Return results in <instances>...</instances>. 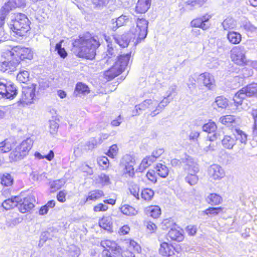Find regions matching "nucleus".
<instances>
[{
  "label": "nucleus",
  "instance_id": "13d9d810",
  "mask_svg": "<svg viewBox=\"0 0 257 257\" xmlns=\"http://www.w3.org/2000/svg\"><path fill=\"white\" fill-rule=\"evenodd\" d=\"M171 100L168 97H164V99L161 101H158V108L159 113L164 109V108L170 102Z\"/></svg>",
  "mask_w": 257,
  "mask_h": 257
},
{
  "label": "nucleus",
  "instance_id": "7ed1b4c3",
  "mask_svg": "<svg viewBox=\"0 0 257 257\" xmlns=\"http://www.w3.org/2000/svg\"><path fill=\"white\" fill-rule=\"evenodd\" d=\"M11 29L19 36H24L29 30L30 21L27 16L22 13L14 14L13 18L12 20Z\"/></svg>",
  "mask_w": 257,
  "mask_h": 257
},
{
  "label": "nucleus",
  "instance_id": "603ef678",
  "mask_svg": "<svg viewBox=\"0 0 257 257\" xmlns=\"http://www.w3.org/2000/svg\"><path fill=\"white\" fill-rule=\"evenodd\" d=\"M11 150V145L7 140L0 143V154L9 152Z\"/></svg>",
  "mask_w": 257,
  "mask_h": 257
},
{
  "label": "nucleus",
  "instance_id": "e2e57ef3",
  "mask_svg": "<svg viewBox=\"0 0 257 257\" xmlns=\"http://www.w3.org/2000/svg\"><path fill=\"white\" fill-rule=\"evenodd\" d=\"M99 182L103 185H108L109 183V178L104 174H101L98 176Z\"/></svg>",
  "mask_w": 257,
  "mask_h": 257
},
{
  "label": "nucleus",
  "instance_id": "052dcab7",
  "mask_svg": "<svg viewBox=\"0 0 257 257\" xmlns=\"http://www.w3.org/2000/svg\"><path fill=\"white\" fill-rule=\"evenodd\" d=\"M59 127L58 123L55 120H50L49 121L50 133L51 134H55Z\"/></svg>",
  "mask_w": 257,
  "mask_h": 257
},
{
  "label": "nucleus",
  "instance_id": "e433bc0d",
  "mask_svg": "<svg viewBox=\"0 0 257 257\" xmlns=\"http://www.w3.org/2000/svg\"><path fill=\"white\" fill-rule=\"evenodd\" d=\"M104 195L103 192L101 190H95L89 192L86 198V201H94Z\"/></svg>",
  "mask_w": 257,
  "mask_h": 257
},
{
  "label": "nucleus",
  "instance_id": "c85d7f7f",
  "mask_svg": "<svg viewBox=\"0 0 257 257\" xmlns=\"http://www.w3.org/2000/svg\"><path fill=\"white\" fill-rule=\"evenodd\" d=\"M206 200L208 203L211 205H217L222 202V198L217 194L211 193L207 196Z\"/></svg>",
  "mask_w": 257,
  "mask_h": 257
},
{
  "label": "nucleus",
  "instance_id": "a19ab883",
  "mask_svg": "<svg viewBox=\"0 0 257 257\" xmlns=\"http://www.w3.org/2000/svg\"><path fill=\"white\" fill-rule=\"evenodd\" d=\"M14 8H15V7L13 4L12 1L9 0L7 3H5L4 6L1 9V14L6 16L10 11Z\"/></svg>",
  "mask_w": 257,
  "mask_h": 257
},
{
  "label": "nucleus",
  "instance_id": "cd10ccee",
  "mask_svg": "<svg viewBox=\"0 0 257 257\" xmlns=\"http://www.w3.org/2000/svg\"><path fill=\"white\" fill-rule=\"evenodd\" d=\"M146 214L154 218H157L161 215V211L158 206H151L146 208Z\"/></svg>",
  "mask_w": 257,
  "mask_h": 257
},
{
  "label": "nucleus",
  "instance_id": "423d86ee",
  "mask_svg": "<svg viewBox=\"0 0 257 257\" xmlns=\"http://www.w3.org/2000/svg\"><path fill=\"white\" fill-rule=\"evenodd\" d=\"M136 24V27L132 28L130 31V34L133 35L131 39H133V42L135 45L146 38L148 34L149 22L143 18L138 19Z\"/></svg>",
  "mask_w": 257,
  "mask_h": 257
},
{
  "label": "nucleus",
  "instance_id": "6e6d98bb",
  "mask_svg": "<svg viewBox=\"0 0 257 257\" xmlns=\"http://www.w3.org/2000/svg\"><path fill=\"white\" fill-rule=\"evenodd\" d=\"M97 163L103 169H106L109 165V161L107 157L102 156L98 158Z\"/></svg>",
  "mask_w": 257,
  "mask_h": 257
},
{
  "label": "nucleus",
  "instance_id": "49530a36",
  "mask_svg": "<svg viewBox=\"0 0 257 257\" xmlns=\"http://www.w3.org/2000/svg\"><path fill=\"white\" fill-rule=\"evenodd\" d=\"M154 195V191L151 189L146 188L142 191L141 197L146 201H150Z\"/></svg>",
  "mask_w": 257,
  "mask_h": 257
},
{
  "label": "nucleus",
  "instance_id": "58836bf2",
  "mask_svg": "<svg viewBox=\"0 0 257 257\" xmlns=\"http://www.w3.org/2000/svg\"><path fill=\"white\" fill-rule=\"evenodd\" d=\"M107 51L106 52V56H104L102 61L104 63H110L113 61L112 58L113 56H114V50L112 48L111 44H108Z\"/></svg>",
  "mask_w": 257,
  "mask_h": 257
},
{
  "label": "nucleus",
  "instance_id": "8fccbe9b",
  "mask_svg": "<svg viewBox=\"0 0 257 257\" xmlns=\"http://www.w3.org/2000/svg\"><path fill=\"white\" fill-rule=\"evenodd\" d=\"M223 208L221 207H210L201 212L202 215H215L222 212Z\"/></svg>",
  "mask_w": 257,
  "mask_h": 257
},
{
  "label": "nucleus",
  "instance_id": "4c0bfd02",
  "mask_svg": "<svg viewBox=\"0 0 257 257\" xmlns=\"http://www.w3.org/2000/svg\"><path fill=\"white\" fill-rule=\"evenodd\" d=\"M240 27L244 30L249 32H253L256 29V28L246 18H243L241 20Z\"/></svg>",
  "mask_w": 257,
  "mask_h": 257
},
{
  "label": "nucleus",
  "instance_id": "09e8293b",
  "mask_svg": "<svg viewBox=\"0 0 257 257\" xmlns=\"http://www.w3.org/2000/svg\"><path fill=\"white\" fill-rule=\"evenodd\" d=\"M29 75L28 71L22 70L17 74V79L19 82L25 83L29 80Z\"/></svg>",
  "mask_w": 257,
  "mask_h": 257
},
{
  "label": "nucleus",
  "instance_id": "5701e85b",
  "mask_svg": "<svg viewBox=\"0 0 257 257\" xmlns=\"http://www.w3.org/2000/svg\"><path fill=\"white\" fill-rule=\"evenodd\" d=\"M151 0H139L136 7V11L138 13H145L150 8Z\"/></svg>",
  "mask_w": 257,
  "mask_h": 257
},
{
  "label": "nucleus",
  "instance_id": "a211bd4d",
  "mask_svg": "<svg viewBox=\"0 0 257 257\" xmlns=\"http://www.w3.org/2000/svg\"><path fill=\"white\" fill-rule=\"evenodd\" d=\"M34 199L31 196L24 198L23 200L21 199L18 203L20 211L22 213L30 211L34 207Z\"/></svg>",
  "mask_w": 257,
  "mask_h": 257
},
{
  "label": "nucleus",
  "instance_id": "f704fd0d",
  "mask_svg": "<svg viewBox=\"0 0 257 257\" xmlns=\"http://www.w3.org/2000/svg\"><path fill=\"white\" fill-rule=\"evenodd\" d=\"M112 224L111 218L110 216L103 217L99 221L100 227L107 230L111 229Z\"/></svg>",
  "mask_w": 257,
  "mask_h": 257
},
{
  "label": "nucleus",
  "instance_id": "c9c22d12",
  "mask_svg": "<svg viewBox=\"0 0 257 257\" xmlns=\"http://www.w3.org/2000/svg\"><path fill=\"white\" fill-rule=\"evenodd\" d=\"M213 106L214 108L216 106L218 108L224 109L228 106V100L223 96H217L213 103Z\"/></svg>",
  "mask_w": 257,
  "mask_h": 257
},
{
  "label": "nucleus",
  "instance_id": "0e129e2a",
  "mask_svg": "<svg viewBox=\"0 0 257 257\" xmlns=\"http://www.w3.org/2000/svg\"><path fill=\"white\" fill-rule=\"evenodd\" d=\"M97 141L94 139H91L90 141L86 143L85 150H91L93 149L97 145Z\"/></svg>",
  "mask_w": 257,
  "mask_h": 257
},
{
  "label": "nucleus",
  "instance_id": "ea45409f",
  "mask_svg": "<svg viewBox=\"0 0 257 257\" xmlns=\"http://www.w3.org/2000/svg\"><path fill=\"white\" fill-rule=\"evenodd\" d=\"M121 212L127 216L135 215L137 213V211L133 207L128 205H124L121 208Z\"/></svg>",
  "mask_w": 257,
  "mask_h": 257
},
{
  "label": "nucleus",
  "instance_id": "393cba45",
  "mask_svg": "<svg viewBox=\"0 0 257 257\" xmlns=\"http://www.w3.org/2000/svg\"><path fill=\"white\" fill-rule=\"evenodd\" d=\"M168 235L171 239L177 241H181L184 239L182 231L176 228H171Z\"/></svg>",
  "mask_w": 257,
  "mask_h": 257
},
{
  "label": "nucleus",
  "instance_id": "3c124183",
  "mask_svg": "<svg viewBox=\"0 0 257 257\" xmlns=\"http://www.w3.org/2000/svg\"><path fill=\"white\" fill-rule=\"evenodd\" d=\"M63 42V40H61L60 42L56 44L55 46V50L61 58H65L67 56V53L65 49L62 47V43Z\"/></svg>",
  "mask_w": 257,
  "mask_h": 257
},
{
  "label": "nucleus",
  "instance_id": "412c9836",
  "mask_svg": "<svg viewBox=\"0 0 257 257\" xmlns=\"http://www.w3.org/2000/svg\"><path fill=\"white\" fill-rule=\"evenodd\" d=\"M19 65V62L15 61L13 59L10 61H4L0 62V70L5 72L7 70L14 71Z\"/></svg>",
  "mask_w": 257,
  "mask_h": 257
},
{
  "label": "nucleus",
  "instance_id": "ddd939ff",
  "mask_svg": "<svg viewBox=\"0 0 257 257\" xmlns=\"http://www.w3.org/2000/svg\"><path fill=\"white\" fill-rule=\"evenodd\" d=\"M16 86L12 83H0V98L13 99L17 94Z\"/></svg>",
  "mask_w": 257,
  "mask_h": 257
},
{
  "label": "nucleus",
  "instance_id": "2eb2a0df",
  "mask_svg": "<svg viewBox=\"0 0 257 257\" xmlns=\"http://www.w3.org/2000/svg\"><path fill=\"white\" fill-rule=\"evenodd\" d=\"M197 82L203 84L209 90H213L216 88V83L212 74L208 72H204L198 75Z\"/></svg>",
  "mask_w": 257,
  "mask_h": 257
},
{
  "label": "nucleus",
  "instance_id": "4468645a",
  "mask_svg": "<svg viewBox=\"0 0 257 257\" xmlns=\"http://www.w3.org/2000/svg\"><path fill=\"white\" fill-rule=\"evenodd\" d=\"M121 164L124 167L123 169V174L130 177H133L135 175L134 168L135 164V158L130 155H125L123 157Z\"/></svg>",
  "mask_w": 257,
  "mask_h": 257
},
{
  "label": "nucleus",
  "instance_id": "6ab92c4d",
  "mask_svg": "<svg viewBox=\"0 0 257 257\" xmlns=\"http://www.w3.org/2000/svg\"><path fill=\"white\" fill-rule=\"evenodd\" d=\"M175 248L173 246L166 242L160 244L159 249V253L163 256H171L174 254Z\"/></svg>",
  "mask_w": 257,
  "mask_h": 257
},
{
  "label": "nucleus",
  "instance_id": "b1692460",
  "mask_svg": "<svg viewBox=\"0 0 257 257\" xmlns=\"http://www.w3.org/2000/svg\"><path fill=\"white\" fill-rule=\"evenodd\" d=\"M128 21V17L123 15L119 17L116 20L112 19L111 20V24H112L111 29L113 31H115L118 27L125 25Z\"/></svg>",
  "mask_w": 257,
  "mask_h": 257
},
{
  "label": "nucleus",
  "instance_id": "6e6552de",
  "mask_svg": "<svg viewBox=\"0 0 257 257\" xmlns=\"http://www.w3.org/2000/svg\"><path fill=\"white\" fill-rule=\"evenodd\" d=\"M255 96L257 97V84L251 83L238 91L234 96L233 100L236 109L240 110L239 106L243 104L245 97Z\"/></svg>",
  "mask_w": 257,
  "mask_h": 257
},
{
  "label": "nucleus",
  "instance_id": "a18cd8bd",
  "mask_svg": "<svg viewBox=\"0 0 257 257\" xmlns=\"http://www.w3.org/2000/svg\"><path fill=\"white\" fill-rule=\"evenodd\" d=\"M187 173L188 175L185 177V181L191 186L196 184L198 181V177L196 175L197 173L191 172Z\"/></svg>",
  "mask_w": 257,
  "mask_h": 257
},
{
  "label": "nucleus",
  "instance_id": "bb28decb",
  "mask_svg": "<svg viewBox=\"0 0 257 257\" xmlns=\"http://www.w3.org/2000/svg\"><path fill=\"white\" fill-rule=\"evenodd\" d=\"M222 145L226 149L231 150L236 145L235 138L229 135H226L222 140Z\"/></svg>",
  "mask_w": 257,
  "mask_h": 257
},
{
  "label": "nucleus",
  "instance_id": "7c9ffc66",
  "mask_svg": "<svg viewBox=\"0 0 257 257\" xmlns=\"http://www.w3.org/2000/svg\"><path fill=\"white\" fill-rule=\"evenodd\" d=\"M219 121L223 125L230 126L236 123V118L234 115H226L220 117Z\"/></svg>",
  "mask_w": 257,
  "mask_h": 257
},
{
  "label": "nucleus",
  "instance_id": "c03bdc74",
  "mask_svg": "<svg viewBox=\"0 0 257 257\" xmlns=\"http://www.w3.org/2000/svg\"><path fill=\"white\" fill-rule=\"evenodd\" d=\"M190 24L192 27L200 28L204 30L208 29L209 27V26L206 24H203L200 18L193 20Z\"/></svg>",
  "mask_w": 257,
  "mask_h": 257
},
{
  "label": "nucleus",
  "instance_id": "338daca9",
  "mask_svg": "<svg viewBox=\"0 0 257 257\" xmlns=\"http://www.w3.org/2000/svg\"><path fill=\"white\" fill-rule=\"evenodd\" d=\"M164 152V151L163 149H157L153 152L152 155L150 156L151 157H153L154 161H155L156 159L159 158Z\"/></svg>",
  "mask_w": 257,
  "mask_h": 257
},
{
  "label": "nucleus",
  "instance_id": "f8f14e48",
  "mask_svg": "<svg viewBox=\"0 0 257 257\" xmlns=\"http://www.w3.org/2000/svg\"><path fill=\"white\" fill-rule=\"evenodd\" d=\"M233 136L236 145V149L237 153H240L243 152L247 144V134L239 128H235L233 132Z\"/></svg>",
  "mask_w": 257,
  "mask_h": 257
},
{
  "label": "nucleus",
  "instance_id": "9b49d317",
  "mask_svg": "<svg viewBox=\"0 0 257 257\" xmlns=\"http://www.w3.org/2000/svg\"><path fill=\"white\" fill-rule=\"evenodd\" d=\"M36 86V85L32 84L30 86L23 87L19 102L23 106L32 103L35 97Z\"/></svg>",
  "mask_w": 257,
  "mask_h": 257
},
{
  "label": "nucleus",
  "instance_id": "a878e982",
  "mask_svg": "<svg viewBox=\"0 0 257 257\" xmlns=\"http://www.w3.org/2000/svg\"><path fill=\"white\" fill-rule=\"evenodd\" d=\"M241 34L235 31H229L227 35V39L232 44H238L241 41Z\"/></svg>",
  "mask_w": 257,
  "mask_h": 257
},
{
  "label": "nucleus",
  "instance_id": "5fc2aeb1",
  "mask_svg": "<svg viewBox=\"0 0 257 257\" xmlns=\"http://www.w3.org/2000/svg\"><path fill=\"white\" fill-rule=\"evenodd\" d=\"M198 76L197 74H194L189 76L187 85L190 89H193L196 88V82Z\"/></svg>",
  "mask_w": 257,
  "mask_h": 257
},
{
  "label": "nucleus",
  "instance_id": "2f4dec72",
  "mask_svg": "<svg viewBox=\"0 0 257 257\" xmlns=\"http://www.w3.org/2000/svg\"><path fill=\"white\" fill-rule=\"evenodd\" d=\"M155 169L156 173L161 177L166 178L168 175L169 169L166 165L163 164H158Z\"/></svg>",
  "mask_w": 257,
  "mask_h": 257
},
{
  "label": "nucleus",
  "instance_id": "72a5a7b5",
  "mask_svg": "<svg viewBox=\"0 0 257 257\" xmlns=\"http://www.w3.org/2000/svg\"><path fill=\"white\" fill-rule=\"evenodd\" d=\"M101 245L103 247L108 248L111 251H117L119 250V246L115 242L110 240L106 239L102 240L101 242Z\"/></svg>",
  "mask_w": 257,
  "mask_h": 257
},
{
  "label": "nucleus",
  "instance_id": "f257e3e1",
  "mask_svg": "<svg viewBox=\"0 0 257 257\" xmlns=\"http://www.w3.org/2000/svg\"><path fill=\"white\" fill-rule=\"evenodd\" d=\"M72 51L77 57L92 60L96 55V50L100 46L96 37L89 35L79 36L72 43Z\"/></svg>",
  "mask_w": 257,
  "mask_h": 257
},
{
  "label": "nucleus",
  "instance_id": "4d7b16f0",
  "mask_svg": "<svg viewBox=\"0 0 257 257\" xmlns=\"http://www.w3.org/2000/svg\"><path fill=\"white\" fill-rule=\"evenodd\" d=\"M139 190V187L136 184L133 185L130 187L131 194L138 200L140 199Z\"/></svg>",
  "mask_w": 257,
  "mask_h": 257
},
{
  "label": "nucleus",
  "instance_id": "37998d69",
  "mask_svg": "<svg viewBox=\"0 0 257 257\" xmlns=\"http://www.w3.org/2000/svg\"><path fill=\"white\" fill-rule=\"evenodd\" d=\"M89 91V88L86 85L81 82L77 84L75 90V93L76 95L80 94L88 93Z\"/></svg>",
  "mask_w": 257,
  "mask_h": 257
},
{
  "label": "nucleus",
  "instance_id": "de8ad7c7",
  "mask_svg": "<svg viewBox=\"0 0 257 257\" xmlns=\"http://www.w3.org/2000/svg\"><path fill=\"white\" fill-rule=\"evenodd\" d=\"M154 158L151 157L150 156L145 158L142 161L140 165V171H143L148 167L151 164L154 162Z\"/></svg>",
  "mask_w": 257,
  "mask_h": 257
},
{
  "label": "nucleus",
  "instance_id": "aec40b11",
  "mask_svg": "<svg viewBox=\"0 0 257 257\" xmlns=\"http://www.w3.org/2000/svg\"><path fill=\"white\" fill-rule=\"evenodd\" d=\"M131 36L130 33L122 35H115L114 36V39L120 47L125 48L128 46L131 40L132 39L131 38L129 39Z\"/></svg>",
  "mask_w": 257,
  "mask_h": 257
},
{
  "label": "nucleus",
  "instance_id": "dca6fc26",
  "mask_svg": "<svg viewBox=\"0 0 257 257\" xmlns=\"http://www.w3.org/2000/svg\"><path fill=\"white\" fill-rule=\"evenodd\" d=\"M208 175L211 180H220L225 176V171L220 166L213 164L208 168Z\"/></svg>",
  "mask_w": 257,
  "mask_h": 257
},
{
  "label": "nucleus",
  "instance_id": "1a4fd4ad",
  "mask_svg": "<svg viewBox=\"0 0 257 257\" xmlns=\"http://www.w3.org/2000/svg\"><path fill=\"white\" fill-rule=\"evenodd\" d=\"M158 107V100L155 98L148 99L143 102L136 105L135 109L133 111V116L140 114L139 111L148 110L150 115L153 117L159 113Z\"/></svg>",
  "mask_w": 257,
  "mask_h": 257
},
{
  "label": "nucleus",
  "instance_id": "79ce46f5",
  "mask_svg": "<svg viewBox=\"0 0 257 257\" xmlns=\"http://www.w3.org/2000/svg\"><path fill=\"white\" fill-rule=\"evenodd\" d=\"M207 0H188L187 5L190 10L202 7Z\"/></svg>",
  "mask_w": 257,
  "mask_h": 257
},
{
  "label": "nucleus",
  "instance_id": "864d4df0",
  "mask_svg": "<svg viewBox=\"0 0 257 257\" xmlns=\"http://www.w3.org/2000/svg\"><path fill=\"white\" fill-rule=\"evenodd\" d=\"M65 184L64 179H60L53 181L50 183V187L54 190H58Z\"/></svg>",
  "mask_w": 257,
  "mask_h": 257
},
{
  "label": "nucleus",
  "instance_id": "bf43d9fd",
  "mask_svg": "<svg viewBox=\"0 0 257 257\" xmlns=\"http://www.w3.org/2000/svg\"><path fill=\"white\" fill-rule=\"evenodd\" d=\"M118 151L117 145H113L110 148L107 153V155L112 158H114L116 156Z\"/></svg>",
  "mask_w": 257,
  "mask_h": 257
},
{
  "label": "nucleus",
  "instance_id": "39448f33",
  "mask_svg": "<svg viewBox=\"0 0 257 257\" xmlns=\"http://www.w3.org/2000/svg\"><path fill=\"white\" fill-rule=\"evenodd\" d=\"M131 53L121 55L118 57L115 64L104 73L106 78L112 79L124 71L128 65Z\"/></svg>",
  "mask_w": 257,
  "mask_h": 257
},
{
  "label": "nucleus",
  "instance_id": "c756f323",
  "mask_svg": "<svg viewBox=\"0 0 257 257\" xmlns=\"http://www.w3.org/2000/svg\"><path fill=\"white\" fill-rule=\"evenodd\" d=\"M236 22L232 18L228 17L222 23L223 28L225 31H229L230 30L234 29L236 27Z\"/></svg>",
  "mask_w": 257,
  "mask_h": 257
},
{
  "label": "nucleus",
  "instance_id": "f3484780",
  "mask_svg": "<svg viewBox=\"0 0 257 257\" xmlns=\"http://www.w3.org/2000/svg\"><path fill=\"white\" fill-rule=\"evenodd\" d=\"M182 163L184 170L187 172H193L197 173L199 172L198 165L194 159L189 156H185L182 159Z\"/></svg>",
  "mask_w": 257,
  "mask_h": 257
},
{
  "label": "nucleus",
  "instance_id": "f03ea898",
  "mask_svg": "<svg viewBox=\"0 0 257 257\" xmlns=\"http://www.w3.org/2000/svg\"><path fill=\"white\" fill-rule=\"evenodd\" d=\"M33 54V52L31 49L17 46L4 50L2 53V57L7 59L8 60L13 59L15 61H18L19 64L20 60L32 59Z\"/></svg>",
  "mask_w": 257,
  "mask_h": 257
},
{
  "label": "nucleus",
  "instance_id": "4be33fe9",
  "mask_svg": "<svg viewBox=\"0 0 257 257\" xmlns=\"http://www.w3.org/2000/svg\"><path fill=\"white\" fill-rule=\"evenodd\" d=\"M20 201H21L20 197L16 196L5 200L2 203V206L5 209L9 210L18 206Z\"/></svg>",
  "mask_w": 257,
  "mask_h": 257
},
{
  "label": "nucleus",
  "instance_id": "69168bd1",
  "mask_svg": "<svg viewBox=\"0 0 257 257\" xmlns=\"http://www.w3.org/2000/svg\"><path fill=\"white\" fill-rule=\"evenodd\" d=\"M107 209L108 206L106 205L99 203L94 207L93 210L95 212L105 211Z\"/></svg>",
  "mask_w": 257,
  "mask_h": 257
},
{
  "label": "nucleus",
  "instance_id": "20e7f679",
  "mask_svg": "<svg viewBox=\"0 0 257 257\" xmlns=\"http://www.w3.org/2000/svg\"><path fill=\"white\" fill-rule=\"evenodd\" d=\"M33 140L29 138L17 145L10 153L9 159L11 162H16L24 158L29 154L32 148Z\"/></svg>",
  "mask_w": 257,
  "mask_h": 257
},
{
  "label": "nucleus",
  "instance_id": "9d476101",
  "mask_svg": "<svg viewBox=\"0 0 257 257\" xmlns=\"http://www.w3.org/2000/svg\"><path fill=\"white\" fill-rule=\"evenodd\" d=\"M246 50L244 47L235 46L230 51V58L232 61L237 65H247L249 61L246 58Z\"/></svg>",
  "mask_w": 257,
  "mask_h": 257
},
{
  "label": "nucleus",
  "instance_id": "774afa93",
  "mask_svg": "<svg viewBox=\"0 0 257 257\" xmlns=\"http://www.w3.org/2000/svg\"><path fill=\"white\" fill-rule=\"evenodd\" d=\"M186 232L188 235L193 236L194 235L197 231V227L195 225H190L186 227Z\"/></svg>",
  "mask_w": 257,
  "mask_h": 257
},
{
  "label": "nucleus",
  "instance_id": "473e14b6",
  "mask_svg": "<svg viewBox=\"0 0 257 257\" xmlns=\"http://www.w3.org/2000/svg\"><path fill=\"white\" fill-rule=\"evenodd\" d=\"M1 183L5 186H10L14 182V179L12 175L7 173L0 175Z\"/></svg>",
  "mask_w": 257,
  "mask_h": 257
},
{
  "label": "nucleus",
  "instance_id": "0eeeda50",
  "mask_svg": "<svg viewBox=\"0 0 257 257\" xmlns=\"http://www.w3.org/2000/svg\"><path fill=\"white\" fill-rule=\"evenodd\" d=\"M202 128L203 131L207 132L208 135L207 137V140L202 145L201 147L203 148V150L205 152L214 150L215 145L212 144L211 142L215 141L218 138L217 134L214 133L217 129L215 123L213 121H209L205 124L203 126Z\"/></svg>",
  "mask_w": 257,
  "mask_h": 257
},
{
  "label": "nucleus",
  "instance_id": "680f3d73",
  "mask_svg": "<svg viewBox=\"0 0 257 257\" xmlns=\"http://www.w3.org/2000/svg\"><path fill=\"white\" fill-rule=\"evenodd\" d=\"M129 248L139 253L141 251V246L135 241L131 240L130 241Z\"/></svg>",
  "mask_w": 257,
  "mask_h": 257
}]
</instances>
